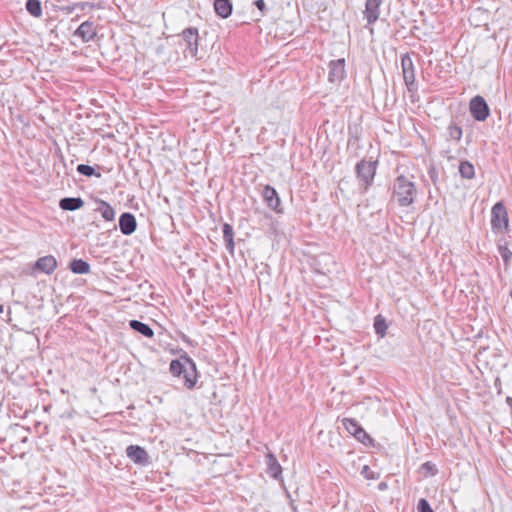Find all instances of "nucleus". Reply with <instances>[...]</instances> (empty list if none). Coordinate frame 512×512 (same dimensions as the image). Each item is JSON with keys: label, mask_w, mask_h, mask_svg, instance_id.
<instances>
[{"label": "nucleus", "mask_w": 512, "mask_h": 512, "mask_svg": "<svg viewBox=\"0 0 512 512\" xmlns=\"http://www.w3.org/2000/svg\"><path fill=\"white\" fill-rule=\"evenodd\" d=\"M170 373L175 377L183 376L184 386L192 390L198 379V373L195 362L187 355H181L179 359H174L170 363Z\"/></svg>", "instance_id": "nucleus-1"}, {"label": "nucleus", "mask_w": 512, "mask_h": 512, "mask_svg": "<svg viewBox=\"0 0 512 512\" xmlns=\"http://www.w3.org/2000/svg\"><path fill=\"white\" fill-rule=\"evenodd\" d=\"M511 400H512V399H510V397H507V401H508V403H511Z\"/></svg>", "instance_id": "nucleus-34"}, {"label": "nucleus", "mask_w": 512, "mask_h": 512, "mask_svg": "<svg viewBox=\"0 0 512 512\" xmlns=\"http://www.w3.org/2000/svg\"><path fill=\"white\" fill-rule=\"evenodd\" d=\"M266 464L268 467L267 472L270 474V476L278 479L282 473V467L274 454L268 453L266 455Z\"/></svg>", "instance_id": "nucleus-16"}, {"label": "nucleus", "mask_w": 512, "mask_h": 512, "mask_svg": "<svg viewBox=\"0 0 512 512\" xmlns=\"http://www.w3.org/2000/svg\"><path fill=\"white\" fill-rule=\"evenodd\" d=\"M77 172L87 177H91L93 175H95L98 178L101 177V173H96L95 169L92 166L86 164H79L77 166Z\"/></svg>", "instance_id": "nucleus-28"}, {"label": "nucleus", "mask_w": 512, "mask_h": 512, "mask_svg": "<svg viewBox=\"0 0 512 512\" xmlns=\"http://www.w3.org/2000/svg\"><path fill=\"white\" fill-rule=\"evenodd\" d=\"M74 36L80 38L84 43L93 41L97 36V30L94 22L87 20L81 23L75 30Z\"/></svg>", "instance_id": "nucleus-10"}, {"label": "nucleus", "mask_w": 512, "mask_h": 512, "mask_svg": "<svg viewBox=\"0 0 512 512\" xmlns=\"http://www.w3.org/2000/svg\"><path fill=\"white\" fill-rule=\"evenodd\" d=\"M358 441H360L363 444H366L367 442H371V437L366 433V431L360 427L356 433L353 435Z\"/></svg>", "instance_id": "nucleus-29"}, {"label": "nucleus", "mask_w": 512, "mask_h": 512, "mask_svg": "<svg viewBox=\"0 0 512 512\" xmlns=\"http://www.w3.org/2000/svg\"><path fill=\"white\" fill-rule=\"evenodd\" d=\"M223 239H224V242H225V247L226 249L229 251V253L231 255L234 254V248H235V244H234V230H233V227L228 224V223H225L223 225Z\"/></svg>", "instance_id": "nucleus-18"}, {"label": "nucleus", "mask_w": 512, "mask_h": 512, "mask_svg": "<svg viewBox=\"0 0 512 512\" xmlns=\"http://www.w3.org/2000/svg\"><path fill=\"white\" fill-rule=\"evenodd\" d=\"M387 323L384 318H382L380 315L375 317L374 320V329L376 334H378L380 337H384L387 331Z\"/></svg>", "instance_id": "nucleus-25"}, {"label": "nucleus", "mask_w": 512, "mask_h": 512, "mask_svg": "<svg viewBox=\"0 0 512 512\" xmlns=\"http://www.w3.org/2000/svg\"><path fill=\"white\" fill-rule=\"evenodd\" d=\"M417 509H418V512H434L433 509L431 508L429 502L424 498H421L419 500Z\"/></svg>", "instance_id": "nucleus-30"}, {"label": "nucleus", "mask_w": 512, "mask_h": 512, "mask_svg": "<svg viewBox=\"0 0 512 512\" xmlns=\"http://www.w3.org/2000/svg\"><path fill=\"white\" fill-rule=\"evenodd\" d=\"M365 476H366V478H370V477H369V472H366V475H365Z\"/></svg>", "instance_id": "nucleus-37"}, {"label": "nucleus", "mask_w": 512, "mask_h": 512, "mask_svg": "<svg viewBox=\"0 0 512 512\" xmlns=\"http://www.w3.org/2000/svg\"><path fill=\"white\" fill-rule=\"evenodd\" d=\"M508 214L505 206L498 202L491 210V226L494 231L507 229L508 227Z\"/></svg>", "instance_id": "nucleus-5"}, {"label": "nucleus", "mask_w": 512, "mask_h": 512, "mask_svg": "<svg viewBox=\"0 0 512 512\" xmlns=\"http://www.w3.org/2000/svg\"><path fill=\"white\" fill-rule=\"evenodd\" d=\"M365 476H366V478H370V477H369V472H366V475H365Z\"/></svg>", "instance_id": "nucleus-38"}, {"label": "nucleus", "mask_w": 512, "mask_h": 512, "mask_svg": "<svg viewBox=\"0 0 512 512\" xmlns=\"http://www.w3.org/2000/svg\"><path fill=\"white\" fill-rule=\"evenodd\" d=\"M367 470H368V466H364L362 473H366Z\"/></svg>", "instance_id": "nucleus-33"}, {"label": "nucleus", "mask_w": 512, "mask_h": 512, "mask_svg": "<svg viewBox=\"0 0 512 512\" xmlns=\"http://www.w3.org/2000/svg\"><path fill=\"white\" fill-rule=\"evenodd\" d=\"M401 68L403 73V79L408 91H413L415 87V68L413 61L408 53L401 57Z\"/></svg>", "instance_id": "nucleus-6"}, {"label": "nucleus", "mask_w": 512, "mask_h": 512, "mask_svg": "<svg viewBox=\"0 0 512 512\" xmlns=\"http://www.w3.org/2000/svg\"><path fill=\"white\" fill-rule=\"evenodd\" d=\"M382 3L383 0H366L363 15L368 24H374L379 19Z\"/></svg>", "instance_id": "nucleus-11"}, {"label": "nucleus", "mask_w": 512, "mask_h": 512, "mask_svg": "<svg viewBox=\"0 0 512 512\" xmlns=\"http://www.w3.org/2000/svg\"><path fill=\"white\" fill-rule=\"evenodd\" d=\"M384 486H385L384 484H379L380 488H384Z\"/></svg>", "instance_id": "nucleus-40"}, {"label": "nucleus", "mask_w": 512, "mask_h": 512, "mask_svg": "<svg viewBox=\"0 0 512 512\" xmlns=\"http://www.w3.org/2000/svg\"><path fill=\"white\" fill-rule=\"evenodd\" d=\"M97 211H99L101 213L102 217L106 221H113L115 218V210L109 203H107L105 201H102V200L100 201Z\"/></svg>", "instance_id": "nucleus-22"}, {"label": "nucleus", "mask_w": 512, "mask_h": 512, "mask_svg": "<svg viewBox=\"0 0 512 512\" xmlns=\"http://www.w3.org/2000/svg\"><path fill=\"white\" fill-rule=\"evenodd\" d=\"M459 173L463 178L472 179L475 176L474 166L468 161H462L459 165Z\"/></svg>", "instance_id": "nucleus-24"}, {"label": "nucleus", "mask_w": 512, "mask_h": 512, "mask_svg": "<svg viewBox=\"0 0 512 512\" xmlns=\"http://www.w3.org/2000/svg\"><path fill=\"white\" fill-rule=\"evenodd\" d=\"M214 9L218 16L227 18L232 13V3L230 0H215Z\"/></svg>", "instance_id": "nucleus-17"}, {"label": "nucleus", "mask_w": 512, "mask_h": 512, "mask_svg": "<svg viewBox=\"0 0 512 512\" xmlns=\"http://www.w3.org/2000/svg\"><path fill=\"white\" fill-rule=\"evenodd\" d=\"M35 267L46 274H52L57 268V261L51 255L40 257L36 261Z\"/></svg>", "instance_id": "nucleus-14"}, {"label": "nucleus", "mask_w": 512, "mask_h": 512, "mask_svg": "<svg viewBox=\"0 0 512 512\" xmlns=\"http://www.w3.org/2000/svg\"><path fill=\"white\" fill-rule=\"evenodd\" d=\"M129 326L136 332L142 334L147 338H152L154 336V331L152 328L139 320H131L129 322Z\"/></svg>", "instance_id": "nucleus-19"}, {"label": "nucleus", "mask_w": 512, "mask_h": 512, "mask_svg": "<svg viewBox=\"0 0 512 512\" xmlns=\"http://www.w3.org/2000/svg\"><path fill=\"white\" fill-rule=\"evenodd\" d=\"M422 470L426 471L427 473H429L430 475H435L437 473V468L435 466V464L431 463V462H425L422 464L421 466Z\"/></svg>", "instance_id": "nucleus-31"}, {"label": "nucleus", "mask_w": 512, "mask_h": 512, "mask_svg": "<svg viewBox=\"0 0 512 512\" xmlns=\"http://www.w3.org/2000/svg\"><path fill=\"white\" fill-rule=\"evenodd\" d=\"M346 77L345 60L337 59L329 63L328 80L331 83H340Z\"/></svg>", "instance_id": "nucleus-9"}, {"label": "nucleus", "mask_w": 512, "mask_h": 512, "mask_svg": "<svg viewBox=\"0 0 512 512\" xmlns=\"http://www.w3.org/2000/svg\"><path fill=\"white\" fill-rule=\"evenodd\" d=\"M377 161L362 159L356 164L355 171L357 178L361 181L363 190L366 191L373 183L377 169Z\"/></svg>", "instance_id": "nucleus-3"}, {"label": "nucleus", "mask_w": 512, "mask_h": 512, "mask_svg": "<svg viewBox=\"0 0 512 512\" xmlns=\"http://www.w3.org/2000/svg\"><path fill=\"white\" fill-rule=\"evenodd\" d=\"M448 137L455 141H460L462 137V128L455 123L448 126Z\"/></svg>", "instance_id": "nucleus-27"}, {"label": "nucleus", "mask_w": 512, "mask_h": 512, "mask_svg": "<svg viewBox=\"0 0 512 512\" xmlns=\"http://www.w3.org/2000/svg\"><path fill=\"white\" fill-rule=\"evenodd\" d=\"M6 442V438H2V444Z\"/></svg>", "instance_id": "nucleus-36"}, {"label": "nucleus", "mask_w": 512, "mask_h": 512, "mask_svg": "<svg viewBox=\"0 0 512 512\" xmlns=\"http://www.w3.org/2000/svg\"><path fill=\"white\" fill-rule=\"evenodd\" d=\"M126 455L136 465L147 466L150 464L148 452L139 445H129L126 448Z\"/></svg>", "instance_id": "nucleus-8"}, {"label": "nucleus", "mask_w": 512, "mask_h": 512, "mask_svg": "<svg viewBox=\"0 0 512 512\" xmlns=\"http://www.w3.org/2000/svg\"><path fill=\"white\" fill-rule=\"evenodd\" d=\"M417 196L415 183L404 175L396 177L392 187V198L400 207H407L414 203Z\"/></svg>", "instance_id": "nucleus-2"}, {"label": "nucleus", "mask_w": 512, "mask_h": 512, "mask_svg": "<svg viewBox=\"0 0 512 512\" xmlns=\"http://www.w3.org/2000/svg\"><path fill=\"white\" fill-rule=\"evenodd\" d=\"M70 270L75 274H87L90 271V265L82 259H73L69 264Z\"/></svg>", "instance_id": "nucleus-20"}, {"label": "nucleus", "mask_w": 512, "mask_h": 512, "mask_svg": "<svg viewBox=\"0 0 512 512\" xmlns=\"http://www.w3.org/2000/svg\"><path fill=\"white\" fill-rule=\"evenodd\" d=\"M84 206V201L80 197H65L59 201V207L65 211H75Z\"/></svg>", "instance_id": "nucleus-15"}, {"label": "nucleus", "mask_w": 512, "mask_h": 512, "mask_svg": "<svg viewBox=\"0 0 512 512\" xmlns=\"http://www.w3.org/2000/svg\"><path fill=\"white\" fill-rule=\"evenodd\" d=\"M342 424L345 429L352 435L358 431L361 425L353 418H344Z\"/></svg>", "instance_id": "nucleus-26"}, {"label": "nucleus", "mask_w": 512, "mask_h": 512, "mask_svg": "<svg viewBox=\"0 0 512 512\" xmlns=\"http://www.w3.org/2000/svg\"><path fill=\"white\" fill-rule=\"evenodd\" d=\"M254 4L261 12V15L264 16L267 12V8H266V4H265L264 0H256L254 2Z\"/></svg>", "instance_id": "nucleus-32"}, {"label": "nucleus", "mask_w": 512, "mask_h": 512, "mask_svg": "<svg viewBox=\"0 0 512 512\" xmlns=\"http://www.w3.org/2000/svg\"><path fill=\"white\" fill-rule=\"evenodd\" d=\"M470 112L477 121H485L489 116V107L482 96H475L470 101Z\"/></svg>", "instance_id": "nucleus-7"}, {"label": "nucleus", "mask_w": 512, "mask_h": 512, "mask_svg": "<svg viewBox=\"0 0 512 512\" xmlns=\"http://www.w3.org/2000/svg\"><path fill=\"white\" fill-rule=\"evenodd\" d=\"M183 42L186 45L184 50L185 57L196 58L198 54V41L199 34L198 29L195 27H189L182 31L181 35Z\"/></svg>", "instance_id": "nucleus-4"}, {"label": "nucleus", "mask_w": 512, "mask_h": 512, "mask_svg": "<svg viewBox=\"0 0 512 512\" xmlns=\"http://www.w3.org/2000/svg\"><path fill=\"white\" fill-rule=\"evenodd\" d=\"M511 400H512V399H510V397H507V401H508V403H511Z\"/></svg>", "instance_id": "nucleus-35"}, {"label": "nucleus", "mask_w": 512, "mask_h": 512, "mask_svg": "<svg viewBox=\"0 0 512 512\" xmlns=\"http://www.w3.org/2000/svg\"><path fill=\"white\" fill-rule=\"evenodd\" d=\"M498 252L503 259L505 269L507 270L510 267L511 260H512V251L508 248L507 244H501L499 243L498 246Z\"/></svg>", "instance_id": "nucleus-23"}, {"label": "nucleus", "mask_w": 512, "mask_h": 512, "mask_svg": "<svg viewBox=\"0 0 512 512\" xmlns=\"http://www.w3.org/2000/svg\"><path fill=\"white\" fill-rule=\"evenodd\" d=\"M25 8L27 12L35 18H40L43 14L40 0H27Z\"/></svg>", "instance_id": "nucleus-21"}, {"label": "nucleus", "mask_w": 512, "mask_h": 512, "mask_svg": "<svg viewBox=\"0 0 512 512\" xmlns=\"http://www.w3.org/2000/svg\"><path fill=\"white\" fill-rule=\"evenodd\" d=\"M119 228L122 234L131 235L137 228L135 216L128 212L123 213L119 218Z\"/></svg>", "instance_id": "nucleus-13"}, {"label": "nucleus", "mask_w": 512, "mask_h": 512, "mask_svg": "<svg viewBox=\"0 0 512 512\" xmlns=\"http://www.w3.org/2000/svg\"><path fill=\"white\" fill-rule=\"evenodd\" d=\"M384 486H385L384 484H379L380 488H384Z\"/></svg>", "instance_id": "nucleus-39"}, {"label": "nucleus", "mask_w": 512, "mask_h": 512, "mask_svg": "<svg viewBox=\"0 0 512 512\" xmlns=\"http://www.w3.org/2000/svg\"><path fill=\"white\" fill-rule=\"evenodd\" d=\"M262 197L267 206L277 213L282 212L281 200L275 188L270 185H266L262 191Z\"/></svg>", "instance_id": "nucleus-12"}]
</instances>
